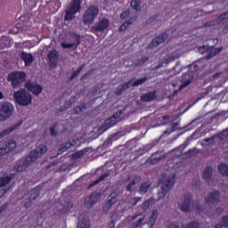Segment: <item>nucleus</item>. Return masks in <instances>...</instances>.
Returning <instances> with one entry per match:
<instances>
[{
    "instance_id": "f257e3e1",
    "label": "nucleus",
    "mask_w": 228,
    "mask_h": 228,
    "mask_svg": "<svg viewBox=\"0 0 228 228\" xmlns=\"http://www.w3.org/2000/svg\"><path fill=\"white\" fill-rule=\"evenodd\" d=\"M175 175L170 174L167 175L164 174L162 178L160 179L161 186L158 192V200H163L167 194L172 188H174V184H175Z\"/></svg>"
},
{
    "instance_id": "f03ea898",
    "label": "nucleus",
    "mask_w": 228,
    "mask_h": 228,
    "mask_svg": "<svg viewBox=\"0 0 228 228\" xmlns=\"http://www.w3.org/2000/svg\"><path fill=\"white\" fill-rule=\"evenodd\" d=\"M179 209L183 211V213H191V211H196V213H202L204 208L200 206V203L196 200L193 201L191 194H186L182 202L179 204Z\"/></svg>"
},
{
    "instance_id": "7ed1b4c3",
    "label": "nucleus",
    "mask_w": 228,
    "mask_h": 228,
    "mask_svg": "<svg viewBox=\"0 0 228 228\" xmlns=\"http://www.w3.org/2000/svg\"><path fill=\"white\" fill-rule=\"evenodd\" d=\"M13 98L17 104L20 106H29L31 102L33 101V96L28 91L24 89H20L19 91H15L13 94Z\"/></svg>"
},
{
    "instance_id": "20e7f679",
    "label": "nucleus",
    "mask_w": 228,
    "mask_h": 228,
    "mask_svg": "<svg viewBox=\"0 0 228 228\" xmlns=\"http://www.w3.org/2000/svg\"><path fill=\"white\" fill-rule=\"evenodd\" d=\"M7 80L11 83L12 88H20L22 83L26 81V73L21 71H14L8 75Z\"/></svg>"
},
{
    "instance_id": "39448f33",
    "label": "nucleus",
    "mask_w": 228,
    "mask_h": 228,
    "mask_svg": "<svg viewBox=\"0 0 228 228\" xmlns=\"http://www.w3.org/2000/svg\"><path fill=\"white\" fill-rule=\"evenodd\" d=\"M81 10V0H73L67 7L64 20L76 19V14Z\"/></svg>"
},
{
    "instance_id": "423d86ee",
    "label": "nucleus",
    "mask_w": 228,
    "mask_h": 228,
    "mask_svg": "<svg viewBox=\"0 0 228 228\" xmlns=\"http://www.w3.org/2000/svg\"><path fill=\"white\" fill-rule=\"evenodd\" d=\"M99 15V7L91 5L84 13L83 22L84 24H92L95 20V17Z\"/></svg>"
},
{
    "instance_id": "0eeeda50",
    "label": "nucleus",
    "mask_w": 228,
    "mask_h": 228,
    "mask_svg": "<svg viewBox=\"0 0 228 228\" xmlns=\"http://www.w3.org/2000/svg\"><path fill=\"white\" fill-rule=\"evenodd\" d=\"M69 41L70 43L62 42L61 44L63 49H77L78 45L81 44V36L77 33H69Z\"/></svg>"
},
{
    "instance_id": "6e6552de",
    "label": "nucleus",
    "mask_w": 228,
    "mask_h": 228,
    "mask_svg": "<svg viewBox=\"0 0 228 228\" xmlns=\"http://www.w3.org/2000/svg\"><path fill=\"white\" fill-rule=\"evenodd\" d=\"M13 105L8 102H5L2 104L0 109V122H4L8 120L13 115Z\"/></svg>"
},
{
    "instance_id": "1a4fd4ad",
    "label": "nucleus",
    "mask_w": 228,
    "mask_h": 228,
    "mask_svg": "<svg viewBox=\"0 0 228 228\" xmlns=\"http://www.w3.org/2000/svg\"><path fill=\"white\" fill-rule=\"evenodd\" d=\"M47 146L44 145V144H40L38 146L36 147L35 150L31 151L29 153V159L30 161H37V159L42 158V156H44V154L47 153Z\"/></svg>"
},
{
    "instance_id": "9d476101",
    "label": "nucleus",
    "mask_w": 228,
    "mask_h": 228,
    "mask_svg": "<svg viewBox=\"0 0 228 228\" xmlns=\"http://www.w3.org/2000/svg\"><path fill=\"white\" fill-rule=\"evenodd\" d=\"M222 47L216 48L215 46H202L200 48V54H204L205 51L207 53V60H211V58H214V56H216V54H220L222 53Z\"/></svg>"
},
{
    "instance_id": "9b49d317",
    "label": "nucleus",
    "mask_w": 228,
    "mask_h": 228,
    "mask_svg": "<svg viewBox=\"0 0 228 228\" xmlns=\"http://www.w3.org/2000/svg\"><path fill=\"white\" fill-rule=\"evenodd\" d=\"M110 26V20L106 19V18H102L98 22L95 23V25H94L91 28V32L92 33H102V31H104V29H108Z\"/></svg>"
},
{
    "instance_id": "f8f14e48",
    "label": "nucleus",
    "mask_w": 228,
    "mask_h": 228,
    "mask_svg": "<svg viewBox=\"0 0 228 228\" xmlns=\"http://www.w3.org/2000/svg\"><path fill=\"white\" fill-rule=\"evenodd\" d=\"M117 197L118 193L117 191H112L106 199L105 203L102 208L103 213H108L114 204H117Z\"/></svg>"
},
{
    "instance_id": "ddd939ff",
    "label": "nucleus",
    "mask_w": 228,
    "mask_h": 228,
    "mask_svg": "<svg viewBox=\"0 0 228 228\" xmlns=\"http://www.w3.org/2000/svg\"><path fill=\"white\" fill-rule=\"evenodd\" d=\"M25 87L27 88V90H28V92H31L32 94H34V95H40V94H42L43 88L41 87L40 85H38V83L35 81H31V80L27 81L25 83Z\"/></svg>"
},
{
    "instance_id": "4468645a",
    "label": "nucleus",
    "mask_w": 228,
    "mask_h": 228,
    "mask_svg": "<svg viewBox=\"0 0 228 228\" xmlns=\"http://www.w3.org/2000/svg\"><path fill=\"white\" fill-rule=\"evenodd\" d=\"M31 163H34V161L29 159V155L26 158L20 159L16 165L17 172H24Z\"/></svg>"
},
{
    "instance_id": "2eb2a0df",
    "label": "nucleus",
    "mask_w": 228,
    "mask_h": 228,
    "mask_svg": "<svg viewBox=\"0 0 228 228\" xmlns=\"http://www.w3.org/2000/svg\"><path fill=\"white\" fill-rule=\"evenodd\" d=\"M205 201L207 204H216L220 202V192L218 191L208 192L205 198Z\"/></svg>"
},
{
    "instance_id": "dca6fc26",
    "label": "nucleus",
    "mask_w": 228,
    "mask_h": 228,
    "mask_svg": "<svg viewBox=\"0 0 228 228\" xmlns=\"http://www.w3.org/2000/svg\"><path fill=\"white\" fill-rule=\"evenodd\" d=\"M77 228H90V217L86 214L78 216Z\"/></svg>"
},
{
    "instance_id": "f3484780",
    "label": "nucleus",
    "mask_w": 228,
    "mask_h": 228,
    "mask_svg": "<svg viewBox=\"0 0 228 228\" xmlns=\"http://www.w3.org/2000/svg\"><path fill=\"white\" fill-rule=\"evenodd\" d=\"M168 38V34L164 33L159 36L158 37L154 38L149 45L150 49H152L154 47H158L159 44H163L165 40Z\"/></svg>"
},
{
    "instance_id": "a211bd4d",
    "label": "nucleus",
    "mask_w": 228,
    "mask_h": 228,
    "mask_svg": "<svg viewBox=\"0 0 228 228\" xmlns=\"http://www.w3.org/2000/svg\"><path fill=\"white\" fill-rule=\"evenodd\" d=\"M20 58L21 60L24 61L25 66L29 67L33 61H35V57H33V54L26 53V52H21L20 53Z\"/></svg>"
},
{
    "instance_id": "6ab92c4d",
    "label": "nucleus",
    "mask_w": 228,
    "mask_h": 228,
    "mask_svg": "<svg viewBox=\"0 0 228 228\" xmlns=\"http://www.w3.org/2000/svg\"><path fill=\"white\" fill-rule=\"evenodd\" d=\"M156 91L146 93L142 96H141V101L142 102H151V101H156Z\"/></svg>"
},
{
    "instance_id": "aec40b11",
    "label": "nucleus",
    "mask_w": 228,
    "mask_h": 228,
    "mask_svg": "<svg viewBox=\"0 0 228 228\" xmlns=\"http://www.w3.org/2000/svg\"><path fill=\"white\" fill-rule=\"evenodd\" d=\"M21 123H17L12 125V126H9L8 128L3 130L0 133V140L1 138H4V136H8V134H10L11 133H13V131H15V129H17V127H20Z\"/></svg>"
},
{
    "instance_id": "412c9836",
    "label": "nucleus",
    "mask_w": 228,
    "mask_h": 228,
    "mask_svg": "<svg viewBox=\"0 0 228 228\" xmlns=\"http://www.w3.org/2000/svg\"><path fill=\"white\" fill-rule=\"evenodd\" d=\"M178 58H181V50H175L171 54L166 56L164 58L166 63H170V61H174L175 60H177Z\"/></svg>"
},
{
    "instance_id": "4be33fe9",
    "label": "nucleus",
    "mask_w": 228,
    "mask_h": 228,
    "mask_svg": "<svg viewBox=\"0 0 228 228\" xmlns=\"http://www.w3.org/2000/svg\"><path fill=\"white\" fill-rule=\"evenodd\" d=\"M128 88H131V82H126L125 84L120 85L116 90H115V95H122L126 90H128Z\"/></svg>"
},
{
    "instance_id": "5701e85b",
    "label": "nucleus",
    "mask_w": 228,
    "mask_h": 228,
    "mask_svg": "<svg viewBox=\"0 0 228 228\" xmlns=\"http://www.w3.org/2000/svg\"><path fill=\"white\" fill-rule=\"evenodd\" d=\"M96 202H97V194H95V193L91 194L85 200V204L87 208H92V206H94V204H95Z\"/></svg>"
},
{
    "instance_id": "b1692460",
    "label": "nucleus",
    "mask_w": 228,
    "mask_h": 228,
    "mask_svg": "<svg viewBox=\"0 0 228 228\" xmlns=\"http://www.w3.org/2000/svg\"><path fill=\"white\" fill-rule=\"evenodd\" d=\"M49 63L53 65V67H56V61H58V52L55 50L50 52L48 53Z\"/></svg>"
},
{
    "instance_id": "393cba45",
    "label": "nucleus",
    "mask_w": 228,
    "mask_h": 228,
    "mask_svg": "<svg viewBox=\"0 0 228 228\" xmlns=\"http://www.w3.org/2000/svg\"><path fill=\"white\" fill-rule=\"evenodd\" d=\"M211 177H213V167H208L205 169V171L203 173V178L208 183V182L211 181Z\"/></svg>"
},
{
    "instance_id": "a878e982",
    "label": "nucleus",
    "mask_w": 228,
    "mask_h": 228,
    "mask_svg": "<svg viewBox=\"0 0 228 228\" xmlns=\"http://www.w3.org/2000/svg\"><path fill=\"white\" fill-rule=\"evenodd\" d=\"M4 146L6 147L7 152H10L17 148V142H15L13 140H9L4 143Z\"/></svg>"
},
{
    "instance_id": "bb28decb",
    "label": "nucleus",
    "mask_w": 228,
    "mask_h": 228,
    "mask_svg": "<svg viewBox=\"0 0 228 228\" xmlns=\"http://www.w3.org/2000/svg\"><path fill=\"white\" fill-rule=\"evenodd\" d=\"M74 207V204H72L71 201H68L66 204H61V208H59V211H61V213H67L68 211H70L72 208Z\"/></svg>"
},
{
    "instance_id": "cd10ccee",
    "label": "nucleus",
    "mask_w": 228,
    "mask_h": 228,
    "mask_svg": "<svg viewBox=\"0 0 228 228\" xmlns=\"http://www.w3.org/2000/svg\"><path fill=\"white\" fill-rule=\"evenodd\" d=\"M140 183V176H135L126 186V191H133V188Z\"/></svg>"
},
{
    "instance_id": "c85d7f7f",
    "label": "nucleus",
    "mask_w": 228,
    "mask_h": 228,
    "mask_svg": "<svg viewBox=\"0 0 228 228\" xmlns=\"http://www.w3.org/2000/svg\"><path fill=\"white\" fill-rule=\"evenodd\" d=\"M107 177H110V173H105L102 175L98 179L94 180L89 186L88 188H93V186H95L99 184V183L104 181Z\"/></svg>"
},
{
    "instance_id": "c756f323",
    "label": "nucleus",
    "mask_w": 228,
    "mask_h": 228,
    "mask_svg": "<svg viewBox=\"0 0 228 228\" xmlns=\"http://www.w3.org/2000/svg\"><path fill=\"white\" fill-rule=\"evenodd\" d=\"M149 188H151V182H145L141 184L139 192L141 193V195H145V193L149 191Z\"/></svg>"
},
{
    "instance_id": "7c9ffc66",
    "label": "nucleus",
    "mask_w": 228,
    "mask_h": 228,
    "mask_svg": "<svg viewBox=\"0 0 228 228\" xmlns=\"http://www.w3.org/2000/svg\"><path fill=\"white\" fill-rule=\"evenodd\" d=\"M40 197V190L34 189L31 191L30 197L28 199V202L31 203L33 200H37Z\"/></svg>"
},
{
    "instance_id": "2f4dec72",
    "label": "nucleus",
    "mask_w": 228,
    "mask_h": 228,
    "mask_svg": "<svg viewBox=\"0 0 228 228\" xmlns=\"http://www.w3.org/2000/svg\"><path fill=\"white\" fill-rule=\"evenodd\" d=\"M179 128V123H172L171 124V128L164 131L163 135L164 136H168V134H172V133H174V131H176V129Z\"/></svg>"
},
{
    "instance_id": "473e14b6",
    "label": "nucleus",
    "mask_w": 228,
    "mask_h": 228,
    "mask_svg": "<svg viewBox=\"0 0 228 228\" xmlns=\"http://www.w3.org/2000/svg\"><path fill=\"white\" fill-rule=\"evenodd\" d=\"M154 199H150L146 201H144L142 205V209H143V211H147V209H149L150 208H152V206L154 205Z\"/></svg>"
},
{
    "instance_id": "72a5a7b5",
    "label": "nucleus",
    "mask_w": 228,
    "mask_h": 228,
    "mask_svg": "<svg viewBox=\"0 0 228 228\" xmlns=\"http://www.w3.org/2000/svg\"><path fill=\"white\" fill-rule=\"evenodd\" d=\"M149 78L147 77H143V78H139L137 80H129L128 82H131V86H140V85H143V83H145V81H148Z\"/></svg>"
},
{
    "instance_id": "f704fd0d",
    "label": "nucleus",
    "mask_w": 228,
    "mask_h": 228,
    "mask_svg": "<svg viewBox=\"0 0 228 228\" xmlns=\"http://www.w3.org/2000/svg\"><path fill=\"white\" fill-rule=\"evenodd\" d=\"M131 6L136 12H140L142 10V0H133L131 2Z\"/></svg>"
},
{
    "instance_id": "c9c22d12",
    "label": "nucleus",
    "mask_w": 228,
    "mask_h": 228,
    "mask_svg": "<svg viewBox=\"0 0 228 228\" xmlns=\"http://www.w3.org/2000/svg\"><path fill=\"white\" fill-rule=\"evenodd\" d=\"M85 69V64H83L82 66H80L76 71H74L69 79L70 81H72V79H76V77H78L79 74H81V72H83V69Z\"/></svg>"
},
{
    "instance_id": "e433bc0d",
    "label": "nucleus",
    "mask_w": 228,
    "mask_h": 228,
    "mask_svg": "<svg viewBox=\"0 0 228 228\" xmlns=\"http://www.w3.org/2000/svg\"><path fill=\"white\" fill-rule=\"evenodd\" d=\"M12 183V176H3L0 178V186H6V184H10Z\"/></svg>"
},
{
    "instance_id": "4c0bfd02",
    "label": "nucleus",
    "mask_w": 228,
    "mask_h": 228,
    "mask_svg": "<svg viewBox=\"0 0 228 228\" xmlns=\"http://www.w3.org/2000/svg\"><path fill=\"white\" fill-rule=\"evenodd\" d=\"M103 124H105L107 128L110 129V127H112V126H115V124H117V120H115V118L110 117L107 118Z\"/></svg>"
},
{
    "instance_id": "58836bf2",
    "label": "nucleus",
    "mask_w": 228,
    "mask_h": 228,
    "mask_svg": "<svg viewBox=\"0 0 228 228\" xmlns=\"http://www.w3.org/2000/svg\"><path fill=\"white\" fill-rule=\"evenodd\" d=\"M218 170H219L220 174H222L223 175L228 176V166L227 165H225V164L219 165Z\"/></svg>"
},
{
    "instance_id": "ea45409f",
    "label": "nucleus",
    "mask_w": 228,
    "mask_h": 228,
    "mask_svg": "<svg viewBox=\"0 0 228 228\" xmlns=\"http://www.w3.org/2000/svg\"><path fill=\"white\" fill-rule=\"evenodd\" d=\"M50 134L52 136H58V123L53 124L50 127Z\"/></svg>"
},
{
    "instance_id": "a19ab883",
    "label": "nucleus",
    "mask_w": 228,
    "mask_h": 228,
    "mask_svg": "<svg viewBox=\"0 0 228 228\" xmlns=\"http://www.w3.org/2000/svg\"><path fill=\"white\" fill-rule=\"evenodd\" d=\"M228 20V12L222 13L217 18L218 24H222L223 22H225Z\"/></svg>"
},
{
    "instance_id": "79ce46f5",
    "label": "nucleus",
    "mask_w": 228,
    "mask_h": 228,
    "mask_svg": "<svg viewBox=\"0 0 228 228\" xmlns=\"http://www.w3.org/2000/svg\"><path fill=\"white\" fill-rule=\"evenodd\" d=\"M131 24H133V19H130L128 21L123 23L119 28V31H126V29H127Z\"/></svg>"
},
{
    "instance_id": "37998d69",
    "label": "nucleus",
    "mask_w": 228,
    "mask_h": 228,
    "mask_svg": "<svg viewBox=\"0 0 228 228\" xmlns=\"http://www.w3.org/2000/svg\"><path fill=\"white\" fill-rule=\"evenodd\" d=\"M108 126L103 123L102 126L96 127V131L98 132V134L101 135L105 131H108Z\"/></svg>"
},
{
    "instance_id": "c03bdc74",
    "label": "nucleus",
    "mask_w": 228,
    "mask_h": 228,
    "mask_svg": "<svg viewBox=\"0 0 228 228\" xmlns=\"http://www.w3.org/2000/svg\"><path fill=\"white\" fill-rule=\"evenodd\" d=\"M219 140H225L228 138V128H226L225 130L222 131L221 133H219L217 134Z\"/></svg>"
},
{
    "instance_id": "a18cd8bd",
    "label": "nucleus",
    "mask_w": 228,
    "mask_h": 228,
    "mask_svg": "<svg viewBox=\"0 0 228 228\" xmlns=\"http://www.w3.org/2000/svg\"><path fill=\"white\" fill-rule=\"evenodd\" d=\"M221 227L228 228V216H224L221 218Z\"/></svg>"
},
{
    "instance_id": "49530a36",
    "label": "nucleus",
    "mask_w": 228,
    "mask_h": 228,
    "mask_svg": "<svg viewBox=\"0 0 228 228\" xmlns=\"http://www.w3.org/2000/svg\"><path fill=\"white\" fill-rule=\"evenodd\" d=\"M149 57H142L137 62L134 63V67H140V65H143V63H147Z\"/></svg>"
},
{
    "instance_id": "de8ad7c7",
    "label": "nucleus",
    "mask_w": 228,
    "mask_h": 228,
    "mask_svg": "<svg viewBox=\"0 0 228 228\" xmlns=\"http://www.w3.org/2000/svg\"><path fill=\"white\" fill-rule=\"evenodd\" d=\"M4 154H8V149L4 146V144L0 145V156H4Z\"/></svg>"
},
{
    "instance_id": "09e8293b",
    "label": "nucleus",
    "mask_w": 228,
    "mask_h": 228,
    "mask_svg": "<svg viewBox=\"0 0 228 228\" xmlns=\"http://www.w3.org/2000/svg\"><path fill=\"white\" fill-rule=\"evenodd\" d=\"M159 159H161V158H157L155 154L151 155V157L150 158L151 163L152 165H156V163H158Z\"/></svg>"
},
{
    "instance_id": "8fccbe9b",
    "label": "nucleus",
    "mask_w": 228,
    "mask_h": 228,
    "mask_svg": "<svg viewBox=\"0 0 228 228\" xmlns=\"http://www.w3.org/2000/svg\"><path fill=\"white\" fill-rule=\"evenodd\" d=\"M190 85H191V80H187V81H185L183 84H182V85L179 86L178 91L181 92V90H183V88H186V86H190Z\"/></svg>"
},
{
    "instance_id": "3c124183",
    "label": "nucleus",
    "mask_w": 228,
    "mask_h": 228,
    "mask_svg": "<svg viewBox=\"0 0 228 228\" xmlns=\"http://www.w3.org/2000/svg\"><path fill=\"white\" fill-rule=\"evenodd\" d=\"M142 223H143V218H140L138 219V221L131 224V228L140 227V224H142Z\"/></svg>"
},
{
    "instance_id": "603ef678",
    "label": "nucleus",
    "mask_w": 228,
    "mask_h": 228,
    "mask_svg": "<svg viewBox=\"0 0 228 228\" xmlns=\"http://www.w3.org/2000/svg\"><path fill=\"white\" fill-rule=\"evenodd\" d=\"M84 154H85V152H83V151H78L73 154V158L77 159L79 158H83Z\"/></svg>"
},
{
    "instance_id": "864d4df0",
    "label": "nucleus",
    "mask_w": 228,
    "mask_h": 228,
    "mask_svg": "<svg viewBox=\"0 0 228 228\" xmlns=\"http://www.w3.org/2000/svg\"><path fill=\"white\" fill-rule=\"evenodd\" d=\"M185 228H199V223L197 222H191L189 223Z\"/></svg>"
},
{
    "instance_id": "5fc2aeb1",
    "label": "nucleus",
    "mask_w": 228,
    "mask_h": 228,
    "mask_svg": "<svg viewBox=\"0 0 228 228\" xmlns=\"http://www.w3.org/2000/svg\"><path fill=\"white\" fill-rule=\"evenodd\" d=\"M204 142H208L209 145H213L215 143V135L204 139Z\"/></svg>"
},
{
    "instance_id": "6e6d98bb",
    "label": "nucleus",
    "mask_w": 228,
    "mask_h": 228,
    "mask_svg": "<svg viewBox=\"0 0 228 228\" xmlns=\"http://www.w3.org/2000/svg\"><path fill=\"white\" fill-rule=\"evenodd\" d=\"M83 111V108H81L80 106H77L76 108H74L72 110V112L75 114V115H77L79 113H81Z\"/></svg>"
},
{
    "instance_id": "4d7b16f0",
    "label": "nucleus",
    "mask_w": 228,
    "mask_h": 228,
    "mask_svg": "<svg viewBox=\"0 0 228 228\" xmlns=\"http://www.w3.org/2000/svg\"><path fill=\"white\" fill-rule=\"evenodd\" d=\"M130 13L131 12L129 11L123 12L120 15V19H122V20L127 19V17H129Z\"/></svg>"
},
{
    "instance_id": "13d9d810",
    "label": "nucleus",
    "mask_w": 228,
    "mask_h": 228,
    "mask_svg": "<svg viewBox=\"0 0 228 228\" xmlns=\"http://www.w3.org/2000/svg\"><path fill=\"white\" fill-rule=\"evenodd\" d=\"M122 115V110H118L116 113L111 116V118H114V120H117L120 116Z\"/></svg>"
},
{
    "instance_id": "bf43d9fd",
    "label": "nucleus",
    "mask_w": 228,
    "mask_h": 228,
    "mask_svg": "<svg viewBox=\"0 0 228 228\" xmlns=\"http://www.w3.org/2000/svg\"><path fill=\"white\" fill-rule=\"evenodd\" d=\"M203 26L204 28H211V26H215V20L207 21Z\"/></svg>"
},
{
    "instance_id": "052dcab7",
    "label": "nucleus",
    "mask_w": 228,
    "mask_h": 228,
    "mask_svg": "<svg viewBox=\"0 0 228 228\" xmlns=\"http://www.w3.org/2000/svg\"><path fill=\"white\" fill-rule=\"evenodd\" d=\"M148 224L151 228L154 227V224H156V220L154 218H152L151 216H150Z\"/></svg>"
},
{
    "instance_id": "680f3d73",
    "label": "nucleus",
    "mask_w": 228,
    "mask_h": 228,
    "mask_svg": "<svg viewBox=\"0 0 228 228\" xmlns=\"http://www.w3.org/2000/svg\"><path fill=\"white\" fill-rule=\"evenodd\" d=\"M158 215H159L158 210L155 209L152 211L151 217L153 218V220H157Z\"/></svg>"
},
{
    "instance_id": "e2e57ef3",
    "label": "nucleus",
    "mask_w": 228,
    "mask_h": 228,
    "mask_svg": "<svg viewBox=\"0 0 228 228\" xmlns=\"http://www.w3.org/2000/svg\"><path fill=\"white\" fill-rule=\"evenodd\" d=\"M77 100V98H76V96H71L69 100V106H72V104H75L76 101Z\"/></svg>"
},
{
    "instance_id": "0e129e2a",
    "label": "nucleus",
    "mask_w": 228,
    "mask_h": 228,
    "mask_svg": "<svg viewBox=\"0 0 228 228\" xmlns=\"http://www.w3.org/2000/svg\"><path fill=\"white\" fill-rule=\"evenodd\" d=\"M166 228H179V225L175 223H168Z\"/></svg>"
},
{
    "instance_id": "69168bd1",
    "label": "nucleus",
    "mask_w": 228,
    "mask_h": 228,
    "mask_svg": "<svg viewBox=\"0 0 228 228\" xmlns=\"http://www.w3.org/2000/svg\"><path fill=\"white\" fill-rule=\"evenodd\" d=\"M65 148H66V150H68L69 151V149H71L72 147H74V143H72V142H67L65 145H63Z\"/></svg>"
},
{
    "instance_id": "338daca9",
    "label": "nucleus",
    "mask_w": 228,
    "mask_h": 228,
    "mask_svg": "<svg viewBox=\"0 0 228 228\" xmlns=\"http://www.w3.org/2000/svg\"><path fill=\"white\" fill-rule=\"evenodd\" d=\"M10 189H1L0 190V199H1V197H3L5 193H6V191H8Z\"/></svg>"
},
{
    "instance_id": "774afa93",
    "label": "nucleus",
    "mask_w": 228,
    "mask_h": 228,
    "mask_svg": "<svg viewBox=\"0 0 228 228\" xmlns=\"http://www.w3.org/2000/svg\"><path fill=\"white\" fill-rule=\"evenodd\" d=\"M67 148L65 146H62L59 149V154H63V152H67Z\"/></svg>"
}]
</instances>
